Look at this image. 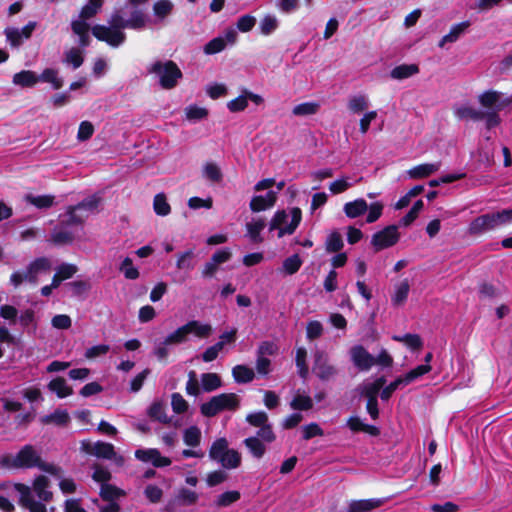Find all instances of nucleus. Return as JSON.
<instances>
[{"label": "nucleus", "instance_id": "obj_1", "mask_svg": "<svg viewBox=\"0 0 512 512\" xmlns=\"http://www.w3.org/2000/svg\"><path fill=\"white\" fill-rule=\"evenodd\" d=\"M146 23L147 18L140 10L132 12L127 20L121 16L119 11H115L110 17L109 26L95 25L91 28V32L98 40L104 41L112 47H118L126 40L123 29L140 30L146 26Z\"/></svg>", "mask_w": 512, "mask_h": 512}, {"label": "nucleus", "instance_id": "obj_2", "mask_svg": "<svg viewBox=\"0 0 512 512\" xmlns=\"http://www.w3.org/2000/svg\"><path fill=\"white\" fill-rule=\"evenodd\" d=\"M48 488L49 480L43 475L34 479L32 487L22 483L14 484L20 504L30 512H47L45 503L53 498V493Z\"/></svg>", "mask_w": 512, "mask_h": 512}, {"label": "nucleus", "instance_id": "obj_3", "mask_svg": "<svg viewBox=\"0 0 512 512\" xmlns=\"http://www.w3.org/2000/svg\"><path fill=\"white\" fill-rule=\"evenodd\" d=\"M1 464L7 468H38L51 475L59 473V467L43 462L40 453L32 445H25L16 454L4 456Z\"/></svg>", "mask_w": 512, "mask_h": 512}, {"label": "nucleus", "instance_id": "obj_4", "mask_svg": "<svg viewBox=\"0 0 512 512\" xmlns=\"http://www.w3.org/2000/svg\"><path fill=\"white\" fill-rule=\"evenodd\" d=\"M302 219L301 209L293 207L290 209L278 210L274 213L269 222V231H277V237L291 235L295 232Z\"/></svg>", "mask_w": 512, "mask_h": 512}, {"label": "nucleus", "instance_id": "obj_5", "mask_svg": "<svg viewBox=\"0 0 512 512\" xmlns=\"http://www.w3.org/2000/svg\"><path fill=\"white\" fill-rule=\"evenodd\" d=\"M209 458L228 470L238 468L242 461L241 454L237 450L229 448V443L224 437L218 438L212 443L209 449Z\"/></svg>", "mask_w": 512, "mask_h": 512}, {"label": "nucleus", "instance_id": "obj_6", "mask_svg": "<svg viewBox=\"0 0 512 512\" xmlns=\"http://www.w3.org/2000/svg\"><path fill=\"white\" fill-rule=\"evenodd\" d=\"M51 269V261L47 257H39L31 261L25 271H15L10 276V284L18 288L24 282L36 285L39 274Z\"/></svg>", "mask_w": 512, "mask_h": 512}, {"label": "nucleus", "instance_id": "obj_7", "mask_svg": "<svg viewBox=\"0 0 512 512\" xmlns=\"http://www.w3.org/2000/svg\"><path fill=\"white\" fill-rule=\"evenodd\" d=\"M148 72L154 74L159 79L160 86L166 90L176 87L183 76L178 65L171 60L155 61L148 68Z\"/></svg>", "mask_w": 512, "mask_h": 512}, {"label": "nucleus", "instance_id": "obj_8", "mask_svg": "<svg viewBox=\"0 0 512 512\" xmlns=\"http://www.w3.org/2000/svg\"><path fill=\"white\" fill-rule=\"evenodd\" d=\"M239 403V397L235 393H222L203 403L200 411L206 417H213L224 410H236Z\"/></svg>", "mask_w": 512, "mask_h": 512}, {"label": "nucleus", "instance_id": "obj_9", "mask_svg": "<svg viewBox=\"0 0 512 512\" xmlns=\"http://www.w3.org/2000/svg\"><path fill=\"white\" fill-rule=\"evenodd\" d=\"M276 439L272 425L268 424L259 427L255 436L246 438L243 443L255 458H262L266 452V445L272 443Z\"/></svg>", "mask_w": 512, "mask_h": 512}, {"label": "nucleus", "instance_id": "obj_10", "mask_svg": "<svg viewBox=\"0 0 512 512\" xmlns=\"http://www.w3.org/2000/svg\"><path fill=\"white\" fill-rule=\"evenodd\" d=\"M81 449L85 453L96 456L98 458L112 460L118 466H122L125 462L124 457L121 455H118L115 452L114 446L111 443L102 442V441H97V442L83 441L81 443Z\"/></svg>", "mask_w": 512, "mask_h": 512}, {"label": "nucleus", "instance_id": "obj_11", "mask_svg": "<svg viewBox=\"0 0 512 512\" xmlns=\"http://www.w3.org/2000/svg\"><path fill=\"white\" fill-rule=\"evenodd\" d=\"M313 372L323 380L328 381L337 375V368L329 361L328 354L321 349H315L313 352Z\"/></svg>", "mask_w": 512, "mask_h": 512}, {"label": "nucleus", "instance_id": "obj_12", "mask_svg": "<svg viewBox=\"0 0 512 512\" xmlns=\"http://www.w3.org/2000/svg\"><path fill=\"white\" fill-rule=\"evenodd\" d=\"M479 103L485 108L502 110L512 104V95H505L496 90H488L478 96Z\"/></svg>", "mask_w": 512, "mask_h": 512}, {"label": "nucleus", "instance_id": "obj_13", "mask_svg": "<svg viewBox=\"0 0 512 512\" xmlns=\"http://www.w3.org/2000/svg\"><path fill=\"white\" fill-rule=\"evenodd\" d=\"M399 240L398 228L395 225L387 226L376 232L371 239V244L376 251L391 247Z\"/></svg>", "mask_w": 512, "mask_h": 512}, {"label": "nucleus", "instance_id": "obj_14", "mask_svg": "<svg viewBox=\"0 0 512 512\" xmlns=\"http://www.w3.org/2000/svg\"><path fill=\"white\" fill-rule=\"evenodd\" d=\"M350 358L353 364L361 371H368L375 365V357L361 345H355L350 349Z\"/></svg>", "mask_w": 512, "mask_h": 512}, {"label": "nucleus", "instance_id": "obj_15", "mask_svg": "<svg viewBox=\"0 0 512 512\" xmlns=\"http://www.w3.org/2000/svg\"><path fill=\"white\" fill-rule=\"evenodd\" d=\"M135 457L145 463H152L155 467H166L171 464V460L168 457L162 456L159 450L150 449H138L135 451Z\"/></svg>", "mask_w": 512, "mask_h": 512}, {"label": "nucleus", "instance_id": "obj_16", "mask_svg": "<svg viewBox=\"0 0 512 512\" xmlns=\"http://www.w3.org/2000/svg\"><path fill=\"white\" fill-rule=\"evenodd\" d=\"M497 228L494 213H487L475 218L468 227L471 235H480Z\"/></svg>", "mask_w": 512, "mask_h": 512}, {"label": "nucleus", "instance_id": "obj_17", "mask_svg": "<svg viewBox=\"0 0 512 512\" xmlns=\"http://www.w3.org/2000/svg\"><path fill=\"white\" fill-rule=\"evenodd\" d=\"M277 201V192L269 190L265 195L253 196L249 207L252 212H261L272 208Z\"/></svg>", "mask_w": 512, "mask_h": 512}, {"label": "nucleus", "instance_id": "obj_18", "mask_svg": "<svg viewBox=\"0 0 512 512\" xmlns=\"http://www.w3.org/2000/svg\"><path fill=\"white\" fill-rule=\"evenodd\" d=\"M246 237L254 244H260L263 242L261 232L266 227V221L263 217H254L248 221L245 225Z\"/></svg>", "mask_w": 512, "mask_h": 512}, {"label": "nucleus", "instance_id": "obj_19", "mask_svg": "<svg viewBox=\"0 0 512 512\" xmlns=\"http://www.w3.org/2000/svg\"><path fill=\"white\" fill-rule=\"evenodd\" d=\"M385 499L371 498L364 500H353L348 505L347 512H371L372 510L382 506Z\"/></svg>", "mask_w": 512, "mask_h": 512}, {"label": "nucleus", "instance_id": "obj_20", "mask_svg": "<svg viewBox=\"0 0 512 512\" xmlns=\"http://www.w3.org/2000/svg\"><path fill=\"white\" fill-rule=\"evenodd\" d=\"M88 218V213L81 212L75 206H69L66 212L60 215L61 224L65 226L82 225Z\"/></svg>", "mask_w": 512, "mask_h": 512}, {"label": "nucleus", "instance_id": "obj_21", "mask_svg": "<svg viewBox=\"0 0 512 512\" xmlns=\"http://www.w3.org/2000/svg\"><path fill=\"white\" fill-rule=\"evenodd\" d=\"M88 218V213L81 212L75 206H69L66 212L60 215L61 224L65 226L82 225Z\"/></svg>", "mask_w": 512, "mask_h": 512}, {"label": "nucleus", "instance_id": "obj_22", "mask_svg": "<svg viewBox=\"0 0 512 512\" xmlns=\"http://www.w3.org/2000/svg\"><path fill=\"white\" fill-rule=\"evenodd\" d=\"M386 383L384 377H379L376 380H366L358 387V391L361 395L367 397V399H377L378 393Z\"/></svg>", "mask_w": 512, "mask_h": 512}, {"label": "nucleus", "instance_id": "obj_23", "mask_svg": "<svg viewBox=\"0 0 512 512\" xmlns=\"http://www.w3.org/2000/svg\"><path fill=\"white\" fill-rule=\"evenodd\" d=\"M454 115L460 120L480 121L484 119V112L469 104L455 106Z\"/></svg>", "mask_w": 512, "mask_h": 512}, {"label": "nucleus", "instance_id": "obj_24", "mask_svg": "<svg viewBox=\"0 0 512 512\" xmlns=\"http://www.w3.org/2000/svg\"><path fill=\"white\" fill-rule=\"evenodd\" d=\"M440 167L441 162L424 163L409 169L407 174L412 179H422L436 173Z\"/></svg>", "mask_w": 512, "mask_h": 512}, {"label": "nucleus", "instance_id": "obj_25", "mask_svg": "<svg viewBox=\"0 0 512 512\" xmlns=\"http://www.w3.org/2000/svg\"><path fill=\"white\" fill-rule=\"evenodd\" d=\"M12 82L22 88H30L39 82V76L31 70H22L14 74Z\"/></svg>", "mask_w": 512, "mask_h": 512}, {"label": "nucleus", "instance_id": "obj_26", "mask_svg": "<svg viewBox=\"0 0 512 512\" xmlns=\"http://www.w3.org/2000/svg\"><path fill=\"white\" fill-rule=\"evenodd\" d=\"M410 291V282L408 279H403L394 285V291L391 296V302L394 306H401L408 298Z\"/></svg>", "mask_w": 512, "mask_h": 512}, {"label": "nucleus", "instance_id": "obj_27", "mask_svg": "<svg viewBox=\"0 0 512 512\" xmlns=\"http://www.w3.org/2000/svg\"><path fill=\"white\" fill-rule=\"evenodd\" d=\"M368 209V204L363 198L355 199L344 204L343 211L348 218L354 219L363 215Z\"/></svg>", "mask_w": 512, "mask_h": 512}, {"label": "nucleus", "instance_id": "obj_28", "mask_svg": "<svg viewBox=\"0 0 512 512\" xmlns=\"http://www.w3.org/2000/svg\"><path fill=\"white\" fill-rule=\"evenodd\" d=\"M470 26L469 21H464L453 25L448 34L444 35L439 42V47H444L446 43L456 42Z\"/></svg>", "mask_w": 512, "mask_h": 512}, {"label": "nucleus", "instance_id": "obj_29", "mask_svg": "<svg viewBox=\"0 0 512 512\" xmlns=\"http://www.w3.org/2000/svg\"><path fill=\"white\" fill-rule=\"evenodd\" d=\"M73 32L79 37V44L85 48L90 43V25L84 20H74L71 23Z\"/></svg>", "mask_w": 512, "mask_h": 512}, {"label": "nucleus", "instance_id": "obj_30", "mask_svg": "<svg viewBox=\"0 0 512 512\" xmlns=\"http://www.w3.org/2000/svg\"><path fill=\"white\" fill-rule=\"evenodd\" d=\"M346 426L353 432L362 431L372 436H377L379 434V429L377 427L364 423L357 416L350 417L346 422Z\"/></svg>", "mask_w": 512, "mask_h": 512}, {"label": "nucleus", "instance_id": "obj_31", "mask_svg": "<svg viewBox=\"0 0 512 512\" xmlns=\"http://www.w3.org/2000/svg\"><path fill=\"white\" fill-rule=\"evenodd\" d=\"M419 73V67L416 64H402L394 67L390 71V77L395 80L407 79Z\"/></svg>", "mask_w": 512, "mask_h": 512}, {"label": "nucleus", "instance_id": "obj_32", "mask_svg": "<svg viewBox=\"0 0 512 512\" xmlns=\"http://www.w3.org/2000/svg\"><path fill=\"white\" fill-rule=\"evenodd\" d=\"M185 329L188 334H194L199 338H207L212 333V326L210 324L201 323L196 320L187 322Z\"/></svg>", "mask_w": 512, "mask_h": 512}, {"label": "nucleus", "instance_id": "obj_33", "mask_svg": "<svg viewBox=\"0 0 512 512\" xmlns=\"http://www.w3.org/2000/svg\"><path fill=\"white\" fill-rule=\"evenodd\" d=\"M44 425L54 424L56 426H65L70 421V416L66 410L57 409L49 415H45L40 419Z\"/></svg>", "mask_w": 512, "mask_h": 512}, {"label": "nucleus", "instance_id": "obj_34", "mask_svg": "<svg viewBox=\"0 0 512 512\" xmlns=\"http://www.w3.org/2000/svg\"><path fill=\"white\" fill-rule=\"evenodd\" d=\"M200 383L203 392H213L222 386L221 378L216 373H203L200 376Z\"/></svg>", "mask_w": 512, "mask_h": 512}, {"label": "nucleus", "instance_id": "obj_35", "mask_svg": "<svg viewBox=\"0 0 512 512\" xmlns=\"http://www.w3.org/2000/svg\"><path fill=\"white\" fill-rule=\"evenodd\" d=\"M369 105V98L365 94L353 95L348 99L347 103L348 109L354 114H359L365 111Z\"/></svg>", "mask_w": 512, "mask_h": 512}, {"label": "nucleus", "instance_id": "obj_36", "mask_svg": "<svg viewBox=\"0 0 512 512\" xmlns=\"http://www.w3.org/2000/svg\"><path fill=\"white\" fill-rule=\"evenodd\" d=\"M48 389L56 393L59 398H65L73 393L72 388L61 377L51 380L48 384Z\"/></svg>", "mask_w": 512, "mask_h": 512}, {"label": "nucleus", "instance_id": "obj_37", "mask_svg": "<svg viewBox=\"0 0 512 512\" xmlns=\"http://www.w3.org/2000/svg\"><path fill=\"white\" fill-rule=\"evenodd\" d=\"M290 407L293 410H310L313 407V400L309 395L297 391L292 401L290 402Z\"/></svg>", "mask_w": 512, "mask_h": 512}, {"label": "nucleus", "instance_id": "obj_38", "mask_svg": "<svg viewBox=\"0 0 512 512\" xmlns=\"http://www.w3.org/2000/svg\"><path fill=\"white\" fill-rule=\"evenodd\" d=\"M69 226L62 225L60 223V226L55 228L54 231L51 234V240L55 244H68L71 243L74 239L73 233L68 230Z\"/></svg>", "mask_w": 512, "mask_h": 512}, {"label": "nucleus", "instance_id": "obj_39", "mask_svg": "<svg viewBox=\"0 0 512 512\" xmlns=\"http://www.w3.org/2000/svg\"><path fill=\"white\" fill-rule=\"evenodd\" d=\"M104 0H88L83 6L79 18L77 20H84L87 22L88 19L94 17L101 9Z\"/></svg>", "mask_w": 512, "mask_h": 512}, {"label": "nucleus", "instance_id": "obj_40", "mask_svg": "<svg viewBox=\"0 0 512 512\" xmlns=\"http://www.w3.org/2000/svg\"><path fill=\"white\" fill-rule=\"evenodd\" d=\"M125 495V491L116 486L107 483L101 485L100 496L103 500L114 502V500L124 497Z\"/></svg>", "mask_w": 512, "mask_h": 512}, {"label": "nucleus", "instance_id": "obj_41", "mask_svg": "<svg viewBox=\"0 0 512 512\" xmlns=\"http://www.w3.org/2000/svg\"><path fill=\"white\" fill-rule=\"evenodd\" d=\"M279 27V20L275 15H265L259 24V29L262 35L268 36L275 32Z\"/></svg>", "mask_w": 512, "mask_h": 512}, {"label": "nucleus", "instance_id": "obj_42", "mask_svg": "<svg viewBox=\"0 0 512 512\" xmlns=\"http://www.w3.org/2000/svg\"><path fill=\"white\" fill-rule=\"evenodd\" d=\"M343 238L342 235L337 232H331L325 241V249L328 253H338L343 248Z\"/></svg>", "mask_w": 512, "mask_h": 512}, {"label": "nucleus", "instance_id": "obj_43", "mask_svg": "<svg viewBox=\"0 0 512 512\" xmlns=\"http://www.w3.org/2000/svg\"><path fill=\"white\" fill-rule=\"evenodd\" d=\"M202 438L201 430L197 426H190L183 432V441L187 446L197 447Z\"/></svg>", "mask_w": 512, "mask_h": 512}, {"label": "nucleus", "instance_id": "obj_44", "mask_svg": "<svg viewBox=\"0 0 512 512\" xmlns=\"http://www.w3.org/2000/svg\"><path fill=\"white\" fill-rule=\"evenodd\" d=\"M432 367L430 364H422L417 366L416 368L410 370L408 373H406L403 376H400L404 382V385H408L423 375L429 373L431 371Z\"/></svg>", "mask_w": 512, "mask_h": 512}, {"label": "nucleus", "instance_id": "obj_45", "mask_svg": "<svg viewBox=\"0 0 512 512\" xmlns=\"http://www.w3.org/2000/svg\"><path fill=\"white\" fill-rule=\"evenodd\" d=\"M101 203V197L98 195H92L84 200H82L80 203L76 205V208L80 210L81 212L88 213V216L92 213H95Z\"/></svg>", "mask_w": 512, "mask_h": 512}, {"label": "nucleus", "instance_id": "obj_46", "mask_svg": "<svg viewBox=\"0 0 512 512\" xmlns=\"http://www.w3.org/2000/svg\"><path fill=\"white\" fill-rule=\"evenodd\" d=\"M232 375L237 383H248L253 380L254 371L245 365H237L233 368Z\"/></svg>", "mask_w": 512, "mask_h": 512}, {"label": "nucleus", "instance_id": "obj_47", "mask_svg": "<svg viewBox=\"0 0 512 512\" xmlns=\"http://www.w3.org/2000/svg\"><path fill=\"white\" fill-rule=\"evenodd\" d=\"M148 415L161 423H168L170 421L165 413V404L162 401L153 402L149 407Z\"/></svg>", "mask_w": 512, "mask_h": 512}, {"label": "nucleus", "instance_id": "obj_48", "mask_svg": "<svg viewBox=\"0 0 512 512\" xmlns=\"http://www.w3.org/2000/svg\"><path fill=\"white\" fill-rule=\"evenodd\" d=\"M63 62L72 65L74 69L79 68L84 62L82 50L75 47L67 50Z\"/></svg>", "mask_w": 512, "mask_h": 512}, {"label": "nucleus", "instance_id": "obj_49", "mask_svg": "<svg viewBox=\"0 0 512 512\" xmlns=\"http://www.w3.org/2000/svg\"><path fill=\"white\" fill-rule=\"evenodd\" d=\"M307 351L304 347H298L296 349L295 362L298 368V374L301 378L305 379L308 376L309 369L307 365Z\"/></svg>", "mask_w": 512, "mask_h": 512}, {"label": "nucleus", "instance_id": "obj_50", "mask_svg": "<svg viewBox=\"0 0 512 512\" xmlns=\"http://www.w3.org/2000/svg\"><path fill=\"white\" fill-rule=\"evenodd\" d=\"M176 267L179 270H187V271L194 269V267H195L194 252L192 250H187L183 253L178 254Z\"/></svg>", "mask_w": 512, "mask_h": 512}, {"label": "nucleus", "instance_id": "obj_51", "mask_svg": "<svg viewBox=\"0 0 512 512\" xmlns=\"http://www.w3.org/2000/svg\"><path fill=\"white\" fill-rule=\"evenodd\" d=\"M50 83L54 89H60L63 86V81L58 77V71L52 68L45 69L39 76V82Z\"/></svg>", "mask_w": 512, "mask_h": 512}, {"label": "nucleus", "instance_id": "obj_52", "mask_svg": "<svg viewBox=\"0 0 512 512\" xmlns=\"http://www.w3.org/2000/svg\"><path fill=\"white\" fill-rule=\"evenodd\" d=\"M25 200L29 204H31L37 208H40V209L49 208L54 203V197L51 195L34 196V195L29 194V195H26Z\"/></svg>", "mask_w": 512, "mask_h": 512}, {"label": "nucleus", "instance_id": "obj_53", "mask_svg": "<svg viewBox=\"0 0 512 512\" xmlns=\"http://www.w3.org/2000/svg\"><path fill=\"white\" fill-rule=\"evenodd\" d=\"M302 263L303 261L300 256L298 254H293L283 261L282 271L286 275H293L300 269Z\"/></svg>", "mask_w": 512, "mask_h": 512}, {"label": "nucleus", "instance_id": "obj_54", "mask_svg": "<svg viewBox=\"0 0 512 512\" xmlns=\"http://www.w3.org/2000/svg\"><path fill=\"white\" fill-rule=\"evenodd\" d=\"M119 270L124 277L129 280H135L139 277V270L133 265V261L129 257H125L119 266Z\"/></svg>", "mask_w": 512, "mask_h": 512}, {"label": "nucleus", "instance_id": "obj_55", "mask_svg": "<svg viewBox=\"0 0 512 512\" xmlns=\"http://www.w3.org/2000/svg\"><path fill=\"white\" fill-rule=\"evenodd\" d=\"M241 495L238 491H226L220 494L214 501L215 506L217 507H228L231 504L237 502L240 499Z\"/></svg>", "mask_w": 512, "mask_h": 512}, {"label": "nucleus", "instance_id": "obj_56", "mask_svg": "<svg viewBox=\"0 0 512 512\" xmlns=\"http://www.w3.org/2000/svg\"><path fill=\"white\" fill-rule=\"evenodd\" d=\"M186 393L191 396H198L202 392L200 379L194 370L188 372V380L186 382Z\"/></svg>", "mask_w": 512, "mask_h": 512}, {"label": "nucleus", "instance_id": "obj_57", "mask_svg": "<svg viewBox=\"0 0 512 512\" xmlns=\"http://www.w3.org/2000/svg\"><path fill=\"white\" fill-rule=\"evenodd\" d=\"M153 207L155 213L159 216H167L171 212V207L163 193H159L154 197Z\"/></svg>", "mask_w": 512, "mask_h": 512}, {"label": "nucleus", "instance_id": "obj_58", "mask_svg": "<svg viewBox=\"0 0 512 512\" xmlns=\"http://www.w3.org/2000/svg\"><path fill=\"white\" fill-rule=\"evenodd\" d=\"M319 107L316 102H304L294 106L292 112L295 116H308L317 113Z\"/></svg>", "mask_w": 512, "mask_h": 512}, {"label": "nucleus", "instance_id": "obj_59", "mask_svg": "<svg viewBox=\"0 0 512 512\" xmlns=\"http://www.w3.org/2000/svg\"><path fill=\"white\" fill-rule=\"evenodd\" d=\"M248 107V99L246 95V89H244L237 98L230 100L227 103V108L232 113L244 111Z\"/></svg>", "mask_w": 512, "mask_h": 512}, {"label": "nucleus", "instance_id": "obj_60", "mask_svg": "<svg viewBox=\"0 0 512 512\" xmlns=\"http://www.w3.org/2000/svg\"><path fill=\"white\" fill-rule=\"evenodd\" d=\"M7 42L14 48H18L25 40L20 29L14 27H7L4 30Z\"/></svg>", "mask_w": 512, "mask_h": 512}, {"label": "nucleus", "instance_id": "obj_61", "mask_svg": "<svg viewBox=\"0 0 512 512\" xmlns=\"http://www.w3.org/2000/svg\"><path fill=\"white\" fill-rule=\"evenodd\" d=\"M185 115L190 121H199L208 116V110L197 105H189L185 109Z\"/></svg>", "mask_w": 512, "mask_h": 512}, {"label": "nucleus", "instance_id": "obj_62", "mask_svg": "<svg viewBox=\"0 0 512 512\" xmlns=\"http://www.w3.org/2000/svg\"><path fill=\"white\" fill-rule=\"evenodd\" d=\"M203 175L212 182H219L222 179L220 168L212 162L206 163L203 167Z\"/></svg>", "mask_w": 512, "mask_h": 512}, {"label": "nucleus", "instance_id": "obj_63", "mask_svg": "<svg viewBox=\"0 0 512 512\" xmlns=\"http://www.w3.org/2000/svg\"><path fill=\"white\" fill-rule=\"evenodd\" d=\"M383 209L384 204L380 201H376L368 205L366 222L369 224L376 222L382 216Z\"/></svg>", "mask_w": 512, "mask_h": 512}, {"label": "nucleus", "instance_id": "obj_64", "mask_svg": "<svg viewBox=\"0 0 512 512\" xmlns=\"http://www.w3.org/2000/svg\"><path fill=\"white\" fill-rule=\"evenodd\" d=\"M95 128L94 125L90 121H82L79 125L77 132V140L79 142H84L89 140L94 134Z\"/></svg>", "mask_w": 512, "mask_h": 512}]
</instances>
